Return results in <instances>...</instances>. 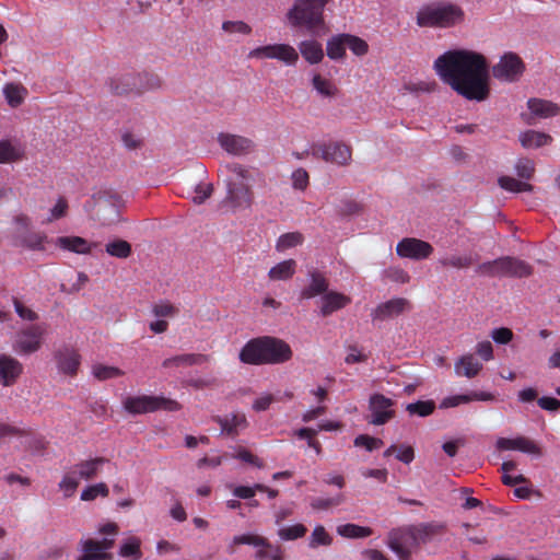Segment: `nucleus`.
I'll return each mask as SVG.
<instances>
[{"label": "nucleus", "instance_id": "1", "mask_svg": "<svg viewBox=\"0 0 560 560\" xmlns=\"http://www.w3.org/2000/svg\"><path fill=\"white\" fill-rule=\"evenodd\" d=\"M441 80L468 101L483 102L490 95V75L487 58L477 51L453 49L434 61Z\"/></svg>", "mask_w": 560, "mask_h": 560}, {"label": "nucleus", "instance_id": "2", "mask_svg": "<svg viewBox=\"0 0 560 560\" xmlns=\"http://www.w3.org/2000/svg\"><path fill=\"white\" fill-rule=\"evenodd\" d=\"M220 172L225 187L223 205L233 212L250 209L255 200L252 170L241 163L231 162L226 163Z\"/></svg>", "mask_w": 560, "mask_h": 560}, {"label": "nucleus", "instance_id": "3", "mask_svg": "<svg viewBox=\"0 0 560 560\" xmlns=\"http://www.w3.org/2000/svg\"><path fill=\"white\" fill-rule=\"evenodd\" d=\"M293 352L282 339L261 336L248 340L240 351L238 359L248 365L281 364L292 359Z\"/></svg>", "mask_w": 560, "mask_h": 560}, {"label": "nucleus", "instance_id": "4", "mask_svg": "<svg viewBox=\"0 0 560 560\" xmlns=\"http://www.w3.org/2000/svg\"><path fill=\"white\" fill-rule=\"evenodd\" d=\"M329 0H295L287 13L292 27H303L316 35L325 27L324 9Z\"/></svg>", "mask_w": 560, "mask_h": 560}, {"label": "nucleus", "instance_id": "5", "mask_svg": "<svg viewBox=\"0 0 560 560\" xmlns=\"http://www.w3.org/2000/svg\"><path fill=\"white\" fill-rule=\"evenodd\" d=\"M463 20L464 11L460 7L443 1L422 5L416 18L419 27L441 28L454 26Z\"/></svg>", "mask_w": 560, "mask_h": 560}, {"label": "nucleus", "instance_id": "6", "mask_svg": "<svg viewBox=\"0 0 560 560\" xmlns=\"http://www.w3.org/2000/svg\"><path fill=\"white\" fill-rule=\"evenodd\" d=\"M477 272L491 278H525L533 273V267L520 258L503 256L480 264L477 267Z\"/></svg>", "mask_w": 560, "mask_h": 560}, {"label": "nucleus", "instance_id": "7", "mask_svg": "<svg viewBox=\"0 0 560 560\" xmlns=\"http://www.w3.org/2000/svg\"><path fill=\"white\" fill-rule=\"evenodd\" d=\"M124 408L131 415L154 412L156 410L177 411L180 405L173 399L163 396H130L124 401Z\"/></svg>", "mask_w": 560, "mask_h": 560}, {"label": "nucleus", "instance_id": "8", "mask_svg": "<svg viewBox=\"0 0 560 560\" xmlns=\"http://www.w3.org/2000/svg\"><path fill=\"white\" fill-rule=\"evenodd\" d=\"M311 153L316 159L339 166L349 165L352 159L351 147L340 141L313 143L311 145Z\"/></svg>", "mask_w": 560, "mask_h": 560}, {"label": "nucleus", "instance_id": "9", "mask_svg": "<svg viewBox=\"0 0 560 560\" xmlns=\"http://www.w3.org/2000/svg\"><path fill=\"white\" fill-rule=\"evenodd\" d=\"M233 545H249L257 549L256 560H283V549L272 545L266 537L256 534H243L234 536Z\"/></svg>", "mask_w": 560, "mask_h": 560}, {"label": "nucleus", "instance_id": "10", "mask_svg": "<svg viewBox=\"0 0 560 560\" xmlns=\"http://www.w3.org/2000/svg\"><path fill=\"white\" fill-rule=\"evenodd\" d=\"M45 328L43 325L33 324L16 332L13 341V350L19 354H31L38 351L43 345Z\"/></svg>", "mask_w": 560, "mask_h": 560}, {"label": "nucleus", "instance_id": "11", "mask_svg": "<svg viewBox=\"0 0 560 560\" xmlns=\"http://www.w3.org/2000/svg\"><path fill=\"white\" fill-rule=\"evenodd\" d=\"M248 58L277 59L288 66H294L299 60V54L295 48L289 44H272L252 49L248 52Z\"/></svg>", "mask_w": 560, "mask_h": 560}, {"label": "nucleus", "instance_id": "12", "mask_svg": "<svg viewBox=\"0 0 560 560\" xmlns=\"http://www.w3.org/2000/svg\"><path fill=\"white\" fill-rule=\"evenodd\" d=\"M525 65L515 52H505L497 65L492 67L495 79L505 82H515L523 74Z\"/></svg>", "mask_w": 560, "mask_h": 560}, {"label": "nucleus", "instance_id": "13", "mask_svg": "<svg viewBox=\"0 0 560 560\" xmlns=\"http://www.w3.org/2000/svg\"><path fill=\"white\" fill-rule=\"evenodd\" d=\"M217 141L223 151L234 156H246L256 148L253 139L229 132H220Z\"/></svg>", "mask_w": 560, "mask_h": 560}, {"label": "nucleus", "instance_id": "14", "mask_svg": "<svg viewBox=\"0 0 560 560\" xmlns=\"http://www.w3.org/2000/svg\"><path fill=\"white\" fill-rule=\"evenodd\" d=\"M395 401L383 394H373L369 399V409L371 416L369 423L373 425H383L395 417L393 409Z\"/></svg>", "mask_w": 560, "mask_h": 560}, {"label": "nucleus", "instance_id": "15", "mask_svg": "<svg viewBox=\"0 0 560 560\" xmlns=\"http://www.w3.org/2000/svg\"><path fill=\"white\" fill-rule=\"evenodd\" d=\"M411 527L393 529L388 534V547L400 560H409L412 549L418 547Z\"/></svg>", "mask_w": 560, "mask_h": 560}, {"label": "nucleus", "instance_id": "16", "mask_svg": "<svg viewBox=\"0 0 560 560\" xmlns=\"http://www.w3.org/2000/svg\"><path fill=\"white\" fill-rule=\"evenodd\" d=\"M433 250L430 243L415 237L402 238L396 246V253L399 257L415 260L430 257Z\"/></svg>", "mask_w": 560, "mask_h": 560}, {"label": "nucleus", "instance_id": "17", "mask_svg": "<svg viewBox=\"0 0 560 560\" xmlns=\"http://www.w3.org/2000/svg\"><path fill=\"white\" fill-rule=\"evenodd\" d=\"M54 358L60 373L71 377L77 375L81 364V355L77 350L62 347L54 353Z\"/></svg>", "mask_w": 560, "mask_h": 560}, {"label": "nucleus", "instance_id": "18", "mask_svg": "<svg viewBox=\"0 0 560 560\" xmlns=\"http://www.w3.org/2000/svg\"><path fill=\"white\" fill-rule=\"evenodd\" d=\"M308 283L301 290V300H311L320 298L328 291L329 280L326 275L317 269H311L307 272Z\"/></svg>", "mask_w": 560, "mask_h": 560}, {"label": "nucleus", "instance_id": "19", "mask_svg": "<svg viewBox=\"0 0 560 560\" xmlns=\"http://www.w3.org/2000/svg\"><path fill=\"white\" fill-rule=\"evenodd\" d=\"M23 364L9 354H0V384L13 386L23 374Z\"/></svg>", "mask_w": 560, "mask_h": 560}, {"label": "nucleus", "instance_id": "20", "mask_svg": "<svg viewBox=\"0 0 560 560\" xmlns=\"http://www.w3.org/2000/svg\"><path fill=\"white\" fill-rule=\"evenodd\" d=\"M409 308L410 303L407 299L395 298L377 305L372 312V318L374 320H386L402 314Z\"/></svg>", "mask_w": 560, "mask_h": 560}, {"label": "nucleus", "instance_id": "21", "mask_svg": "<svg viewBox=\"0 0 560 560\" xmlns=\"http://www.w3.org/2000/svg\"><path fill=\"white\" fill-rule=\"evenodd\" d=\"M495 446L499 451H520L536 456L541 455V448L530 439L517 436L515 439L499 438Z\"/></svg>", "mask_w": 560, "mask_h": 560}, {"label": "nucleus", "instance_id": "22", "mask_svg": "<svg viewBox=\"0 0 560 560\" xmlns=\"http://www.w3.org/2000/svg\"><path fill=\"white\" fill-rule=\"evenodd\" d=\"M320 315L323 317H327L331 315L332 313L346 307L351 303V298L337 292V291H327L322 298H320Z\"/></svg>", "mask_w": 560, "mask_h": 560}, {"label": "nucleus", "instance_id": "23", "mask_svg": "<svg viewBox=\"0 0 560 560\" xmlns=\"http://www.w3.org/2000/svg\"><path fill=\"white\" fill-rule=\"evenodd\" d=\"M136 73L127 72L112 77L107 85L109 91L115 95H127L135 93L136 94Z\"/></svg>", "mask_w": 560, "mask_h": 560}, {"label": "nucleus", "instance_id": "24", "mask_svg": "<svg viewBox=\"0 0 560 560\" xmlns=\"http://www.w3.org/2000/svg\"><path fill=\"white\" fill-rule=\"evenodd\" d=\"M55 244L63 250L75 254H91L92 248L96 246L95 243H89L81 236H59L56 238Z\"/></svg>", "mask_w": 560, "mask_h": 560}, {"label": "nucleus", "instance_id": "25", "mask_svg": "<svg viewBox=\"0 0 560 560\" xmlns=\"http://www.w3.org/2000/svg\"><path fill=\"white\" fill-rule=\"evenodd\" d=\"M417 545L429 542L434 536L441 535L445 530V526L440 523H423L418 526H410Z\"/></svg>", "mask_w": 560, "mask_h": 560}, {"label": "nucleus", "instance_id": "26", "mask_svg": "<svg viewBox=\"0 0 560 560\" xmlns=\"http://www.w3.org/2000/svg\"><path fill=\"white\" fill-rule=\"evenodd\" d=\"M527 107L533 115L540 118L555 117L560 114V106L547 100L529 98Z\"/></svg>", "mask_w": 560, "mask_h": 560}, {"label": "nucleus", "instance_id": "27", "mask_svg": "<svg viewBox=\"0 0 560 560\" xmlns=\"http://www.w3.org/2000/svg\"><path fill=\"white\" fill-rule=\"evenodd\" d=\"M455 373L458 376L472 378L482 370V364L470 353L460 357L455 362Z\"/></svg>", "mask_w": 560, "mask_h": 560}, {"label": "nucleus", "instance_id": "28", "mask_svg": "<svg viewBox=\"0 0 560 560\" xmlns=\"http://www.w3.org/2000/svg\"><path fill=\"white\" fill-rule=\"evenodd\" d=\"M106 462L107 459L105 457H95L78 463L72 467V470L80 479L90 480L98 474Z\"/></svg>", "mask_w": 560, "mask_h": 560}, {"label": "nucleus", "instance_id": "29", "mask_svg": "<svg viewBox=\"0 0 560 560\" xmlns=\"http://www.w3.org/2000/svg\"><path fill=\"white\" fill-rule=\"evenodd\" d=\"M210 355L202 353H186L179 354L172 358H167L163 361L162 365L164 368H173V366H191V365H200L209 362Z\"/></svg>", "mask_w": 560, "mask_h": 560}, {"label": "nucleus", "instance_id": "30", "mask_svg": "<svg viewBox=\"0 0 560 560\" xmlns=\"http://www.w3.org/2000/svg\"><path fill=\"white\" fill-rule=\"evenodd\" d=\"M215 421L220 424L222 432L228 435H237L240 430L247 427V420L243 413H232L225 417H218Z\"/></svg>", "mask_w": 560, "mask_h": 560}, {"label": "nucleus", "instance_id": "31", "mask_svg": "<svg viewBox=\"0 0 560 560\" xmlns=\"http://www.w3.org/2000/svg\"><path fill=\"white\" fill-rule=\"evenodd\" d=\"M25 152L20 143L0 140V164L18 162L24 159Z\"/></svg>", "mask_w": 560, "mask_h": 560}, {"label": "nucleus", "instance_id": "32", "mask_svg": "<svg viewBox=\"0 0 560 560\" xmlns=\"http://www.w3.org/2000/svg\"><path fill=\"white\" fill-rule=\"evenodd\" d=\"M551 141L550 135L536 130H527L520 135V142L525 149L540 148L551 143Z\"/></svg>", "mask_w": 560, "mask_h": 560}, {"label": "nucleus", "instance_id": "33", "mask_svg": "<svg viewBox=\"0 0 560 560\" xmlns=\"http://www.w3.org/2000/svg\"><path fill=\"white\" fill-rule=\"evenodd\" d=\"M295 271L296 261L294 259H287L273 266L269 270L268 277L272 281H285L291 279Z\"/></svg>", "mask_w": 560, "mask_h": 560}, {"label": "nucleus", "instance_id": "34", "mask_svg": "<svg viewBox=\"0 0 560 560\" xmlns=\"http://www.w3.org/2000/svg\"><path fill=\"white\" fill-rule=\"evenodd\" d=\"M136 94L159 90L163 83L160 75L150 72L136 73Z\"/></svg>", "mask_w": 560, "mask_h": 560}, {"label": "nucleus", "instance_id": "35", "mask_svg": "<svg viewBox=\"0 0 560 560\" xmlns=\"http://www.w3.org/2000/svg\"><path fill=\"white\" fill-rule=\"evenodd\" d=\"M27 93V89L21 83H7L3 88L4 97L12 108L19 107L24 102Z\"/></svg>", "mask_w": 560, "mask_h": 560}, {"label": "nucleus", "instance_id": "36", "mask_svg": "<svg viewBox=\"0 0 560 560\" xmlns=\"http://www.w3.org/2000/svg\"><path fill=\"white\" fill-rule=\"evenodd\" d=\"M312 86L317 94L324 98H332L339 93V89L334 81L326 79L318 73L313 75Z\"/></svg>", "mask_w": 560, "mask_h": 560}, {"label": "nucleus", "instance_id": "37", "mask_svg": "<svg viewBox=\"0 0 560 560\" xmlns=\"http://www.w3.org/2000/svg\"><path fill=\"white\" fill-rule=\"evenodd\" d=\"M83 553L77 560H110L112 556L104 552L98 540L86 539L82 542Z\"/></svg>", "mask_w": 560, "mask_h": 560}, {"label": "nucleus", "instance_id": "38", "mask_svg": "<svg viewBox=\"0 0 560 560\" xmlns=\"http://www.w3.org/2000/svg\"><path fill=\"white\" fill-rule=\"evenodd\" d=\"M299 49L304 59L312 65L320 62L324 58L322 45L316 40H303Z\"/></svg>", "mask_w": 560, "mask_h": 560}, {"label": "nucleus", "instance_id": "39", "mask_svg": "<svg viewBox=\"0 0 560 560\" xmlns=\"http://www.w3.org/2000/svg\"><path fill=\"white\" fill-rule=\"evenodd\" d=\"M119 556L131 560H140L142 558L141 540L136 536L125 539L119 548Z\"/></svg>", "mask_w": 560, "mask_h": 560}, {"label": "nucleus", "instance_id": "40", "mask_svg": "<svg viewBox=\"0 0 560 560\" xmlns=\"http://www.w3.org/2000/svg\"><path fill=\"white\" fill-rule=\"evenodd\" d=\"M338 535L345 538H365L373 534V529L366 526H360L357 524L348 523L343 525H339L337 527Z\"/></svg>", "mask_w": 560, "mask_h": 560}, {"label": "nucleus", "instance_id": "41", "mask_svg": "<svg viewBox=\"0 0 560 560\" xmlns=\"http://www.w3.org/2000/svg\"><path fill=\"white\" fill-rule=\"evenodd\" d=\"M105 250L108 255L120 259L128 258L132 253L130 243L125 240H115L107 243Z\"/></svg>", "mask_w": 560, "mask_h": 560}, {"label": "nucleus", "instance_id": "42", "mask_svg": "<svg viewBox=\"0 0 560 560\" xmlns=\"http://www.w3.org/2000/svg\"><path fill=\"white\" fill-rule=\"evenodd\" d=\"M498 184L502 189L511 192L533 191L534 189L533 185L525 182H521L511 176L499 177Z\"/></svg>", "mask_w": 560, "mask_h": 560}, {"label": "nucleus", "instance_id": "43", "mask_svg": "<svg viewBox=\"0 0 560 560\" xmlns=\"http://www.w3.org/2000/svg\"><path fill=\"white\" fill-rule=\"evenodd\" d=\"M434 410L435 402L433 400H418L406 406V411L410 416L428 417L432 415Z\"/></svg>", "mask_w": 560, "mask_h": 560}, {"label": "nucleus", "instance_id": "44", "mask_svg": "<svg viewBox=\"0 0 560 560\" xmlns=\"http://www.w3.org/2000/svg\"><path fill=\"white\" fill-rule=\"evenodd\" d=\"M346 55V40L343 34L334 36L327 42V56L330 59L338 60Z\"/></svg>", "mask_w": 560, "mask_h": 560}, {"label": "nucleus", "instance_id": "45", "mask_svg": "<svg viewBox=\"0 0 560 560\" xmlns=\"http://www.w3.org/2000/svg\"><path fill=\"white\" fill-rule=\"evenodd\" d=\"M303 241L304 237L300 232L284 233L278 238L276 249L278 252H284L289 248L301 245Z\"/></svg>", "mask_w": 560, "mask_h": 560}, {"label": "nucleus", "instance_id": "46", "mask_svg": "<svg viewBox=\"0 0 560 560\" xmlns=\"http://www.w3.org/2000/svg\"><path fill=\"white\" fill-rule=\"evenodd\" d=\"M439 262L442 267L466 269L472 265L474 259L470 255H452L448 257L441 258Z\"/></svg>", "mask_w": 560, "mask_h": 560}, {"label": "nucleus", "instance_id": "47", "mask_svg": "<svg viewBox=\"0 0 560 560\" xmlns=\"http://www.w3.org/2000/svg\"><path fill=\"white\" fill-rule=\"evenodd\" d=\"M79 483H80V478L71 469L65 474V476L60 480L58 487L63 492L66 498H70L74 494L77 488L79 487Z\"/></svg>", "mask_w": 560, "mask_h": 560}, {"label": "nucleus", "instance_id": "48", "mask_svg": "<svg viewBox=\"0 0 560 560\" xmlns=\"http://www.w3.org/2000/svg\"><path fill=\"white\" fill-rule=\"evenodd\" d=\"M92 373L98 381H106L122 376L125 372L116 366H108L103 364H95L92 368Z\"/></svg>", "mask_w": 560, "mask_h": 560}, {"label": "nucleus", "instance_id": "49", "mask_svg": "<svg viewBox=\"0 0 560 560\" xmlns=\"http://www.w3.org/2000/svg\"><path fill=\"white\" fill-rule=\"evenodd\" d=\"M332 538L325 527L323 525L315 526L310 538V547L314 549L319 546H330Z\"/></svg>", "mask_w": 560, "mask_h": 560}, {"label": "nucleus", "instance_id": "50", "mask_svg": "<svg viewBox=\"0 0 560 560\" xmlns=\"http://www.w3.org/2000/svg\"><path fill=\"white\" fill-rule=\"evenodd\" d=\"M307 533V528L303 524H294L291 526L282 527L278 530V536L281 540H295L302 538Z\"/></svg>", "mask_w": 560, "mask_h": 560}, {"label": "nucleus", "instance_id": "51", "mask_svg": "<svg viewBox=\"0 0 560 560\" xmlns=\"http://www.w3.org/2000/svg\"><path fill=\"white\" fill-rule=\"evenodd\" d=\"M346 47H348L355 56H364L369 51L368 43L354 35L343 34Z\"/></svg>", "mask_w": 560, "mask_h": 560}, {"label": "nucleus", "instance_id": "52", "mask_svg": "<svg viewBox=\"0 0 560 560\" xmlns=\"http://www.w3.org/2000/svg\"><path fill=\"white\" fill-rule=\"evenodd\" d=\"M345 501L343 494L339 493L332 498H313L311 500V506L313 510L323 511L328 510L332 506H338Z\"/></svg>", "mask_w": 560, "mask_h": 560}, {"label": "nucleus", "instance_id": "53", "mask_svg": "<svg viewBox=\"0 0 560 560\" xmlns=\"http://www.w3.org/2000/svg\"><path fill=\"white\" fill-rule=\"evenodd\" d=\"M222 30L228 34H252V26L244 21H224L222 23Z\"/></svg>", "mask_w": 560, "mask_h": 560}, {"label": "nucleus", "instance_id": "54", "mask_svg": "<svg viewBox=\"0 0 560 560\" xmlns=\"http://www.w3.org/2000/svg\"><path fill=\"white\" fill-rule=\"evenodd\" d=\"M108 488L104 482L96 483L93 486L86 487L81 493L82 501H92L96 499L98 495L107 497Z\"/></svg>", "mask_w": 560, "mask_h": 560}, {"label": "nucleus", "instance_id": "55", "mask_svg": "<svg viewBox=\"0 0 560 560\" xmlns=\"http://www.w3.org/2000/svg\"><path fill=\"white\" fill-rule=\"evenodd\" d=\"M354 445L358 447H364L366 451L372 452L378 447H381L384 443L381 439L370 436L368 434L358 435L354 441Z\"/></svg>", "mask_w": 560, "mask_h": 560}, {"label": "nucleus", "instance_id": "56", "mask_svg": "<svg viewBox=\"0 0 560 560\" xmlns=\"http://www.w3.org/2000/svg\"><path fill=\"white\" fill-rule=\"evenodd\" d=\"M515 171L518 177L523 179H532L535 174V164L529 159H521L515 165Z\"/></svg>", "mask_w": 560, "mask_h": 560}, {"label": "nucleus", "instance_id": "57", "mask_svg": "<svg viewBox=\"0 0 560 560\" xmlns=\"http://www.w3.org/2000/svg\"><path fill=\"white\" fill-rule=\"evenodd\" d=\"M68 201L65 197H59L56 205L50 209V215L47 219V222H52L65 218L68 213Z\"/></svg>", "mask_w": 560, "mask_h": 560}, {"label": "nucleus", "instance_id": "58", "mask_svg": "<svg viewBox=\"0 0 560 560\" xmlns=\"http://www.w3.org/2000/svg\"><path fill=\"white\" fill-rule=\"evenodd\" d=\"M212 192V184H199L195 188V196L191 200L195 205H202L208 198L211 197Z\"/></svg>", "mask_w": 560, "mask_h": 560}, {"label": "nucleus", "instance_id": "59", "mask_svg": "<svg viewBox=\"0 0 560 560\" xmlns=\"http://www.w3.org/2000/svg\"><path fill=\"white\" fill-rule=\"evenodd\" d=\"M13 305L16 314L24 320L35 322L38 319V314L25 306L19 299H13Z\"/></svg>", "mask_w": 560, "mask_h": 560}, {"label": "nucleus", "instance_id": "60", "mask_svg": "<svg viewBox=\"0 0 560 560\" xmlns=\"http://www.w3.org/2000/svg\"><path fill=\"white\" fill-rule=\"evenodd\" d=\"M387 279L397 283H407L410 280V276L400 267H390L384 271Z\"/></svg>", "mask_w": 560, "mask_h": 560}, {"label": "nucleus", "instance_id": "61", "mask_svg": "<svg viewBox=\"0 0 560 560\" xmlns=\"http://www.w3.org/2000/svg\"><path fill=\"white\" fill-rule=\"evenodd\" d=\"M292 185L293 188L304 190L308 186L310 176L304 168H298L292 173Z\"/></svg>", "mask_w": 560, "mask_h": 560}, {"label": "nucleus", "instance_id": "62", "mask_svg": "<svg viewBox=\"0 0 560 560\" xmlns=\"http://www.w3.org/2000/svg\"><path fill=\"white\" fill-rule=\"evenodd\" d=\"M491 338L499 345H508L513 339V331L508 327L495 328L491 331Z\"/></svg>", "mask_w": 560, "mask_h": 560}, {"label": "nucleus", "instance_id": "63", "mask_svg": "<svg viewBox=\"0 0 560 560\" xmlns=\"http://www.w3.org/2000/svg\"><path fill=\"white\" fill-rule=\"evenodd\" d=\"M152 312L156 317H172L177 310L168 302H160L153 305Z\"/></svg>", "mask_w": 560, "mask_h": 560}, {"label": "nucleus", "instance_id": "64", "mask_svg": "<svg viewBox=\"0 0 560 560\" xmlns=\"http://www.w3.org/2000/svg\"><path fill=\"white\" fill-rule=\"evenodd\" d=\"M121 141L124 145L129 150H135L142 145V138L129 130L122 132Z\"/></svg>", "mask_w": 560, "mask_h": 560}]
</instances>
